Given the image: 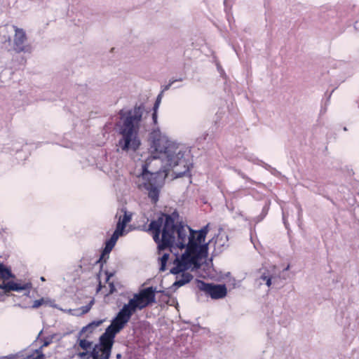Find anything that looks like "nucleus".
Listing matches in <instances>:
<instances>
[{
  "label": "nucleus",
  "mask_w": 359,
  "mask_h": 359,
  "mask_svg": "<svg viewBox=\"0 0 359 359\" xmlns=\"http://www.w3.org/2000/svg\"><path fill=\"white\" fill-rule=\"evenodd\" d=\"M178 217L177 211L171 215L161 214L157 219L150 222L148 229L152 231L153 238L157 243L159 251L167 248L170 252L176 248L186 249L180 257L176 256L172 273L191 267L199 269L202 260L207 257L208 250V244L202 243L208 233L209 224L199 231H195L187 225L175 222Z\"/></svg>",
  "instance_id": "1"
},
{
  "label": "nucleus",
  "mask_w": 359,
  "mask_h": 359,
  "mask_svg": "<svg viewBox=\"0 0 359 359\" xmlns=\"http://www.w3.org/2000/svg\"><path fill=\"white\" fill-rule=\"evenodd\" d=\"M151 155L144 163H141L149 168H155L163 177L172 170L176 177H180L189 172L191 163L190 150L185 145L177 142L158 128L154 129L151 135Z\"/></svg>",
  "instance_id": "2"
},
{
  "label": "nucleus",
  "mask_w": 359,
  "mask_h": 359,
  "mask_svg": "<svg viewBox=\"0 0 359 359\" xmlns=\"http://www.w3.org/2000/svg\"><path fill=\"white\" fill-rule=\"evenodd\" d=\"M154 302L155 289L152 287L144 288L135 294L119 310L100 336V345H95L90 353H79V357L81 359H109L116 334L125 327L137 310H142Z\"/></svg>",
  "instance_id": "3"
},
{
  "label": "nucleus",
  "mask_w": 359,
  "mask_h": 359,
  "mask_svg": "<svg viewBox=\"0 0 359 359\" xmlns=\"http://www.w3.org/2000/svg\"><path fill=\"white\" fill-rule=\"evenodd\" d=\"M145 112L143 104L135 105L130 109H122L119 112L117 131L119 135L117 147L122 152L137 151L141 145L139 135L141 123Z\"/></svg>",
  "instance_id": "4"
},
{
  "label": "nucleus",
  "mask_w": 359,
  "mask_h": 359,
  "mask_svg": "<svg viewBox=\"0 0 359 359\" xmlns=\"http://www.w3.org/2000/svg\"><path fill=\"white\" fill-rule=\"evenodd\" d=\"M156 168H149L141 163V172L137 175L135 184L141 190L148 191V196L154 203L158 201L159 188L156 183V177L161 176Z\"/></svg>",
  "instance_id": "5"
},
{
  "label": "nucleus",
  "mask_w": 359,
  "mask_h": 359,
  "mask_svg": "<svg viewBox=\"0 0 359 359\" xmlns=\"http://www.w3.org/2000/svg\"><path fill=\"white\" fill-rule=\"evenodd\" d=\"M13 276L10 269L0 262V291L1 292H10L11 291L20 292L26 291L25 295L29 294L32 288L30 282L19 283L9 280Z\"/></svg>",
  "instance_id": "6"
},
{
  "label": "nucleus",
  "mask_w": 359,
  "mask_h": 359,
  "mask_svg": "<svg viewBox=\"0 0 359 359\" xmlns=\"http://www.w3.org/2000/svg\"><path fill=\"white\" fill-rule=\"evenodd\" d=\"M196 286L201 291L210 295L212 299H221L226 295V287L224 285H214L197 280Z\"/></svg>",
  "instance_id": "7"
},
{
  "label": "nucleus",
  "mask_w": 359,
  "mask_h": 359,
  "mask_svg": "<svg viewBox=\"0 0 359 359\" xmlns=\"http://www.w3.org/2000/svg\"><path fill=\"white\" fill-rule=\"evenodd\" d=\"M13 48L17 53H31L32 46L27 43L26 34L22 29H15Z\"/></svg>",
  "instance_id": "8"
},
{
  "label": "nucleus",
  "mask_w": 359,
  "mask_h": 359,
  "mask_svg": "<svg viewBox=\"0 0 359 359\" xmlns=\"http://www.w3.org/2000/svg\"><path fill=\"white\" fill-rule=\"evenodd\" d=\"M174 267H172L170 269V273L176 275V280L172 286V287H175V288H177V287L184 285L185 284L190 282V280L193 278V276L190 273L187 272L186 271L187 270H188L189 269H191V270L197 269H193L191 267V268H187V269H183L177 273H172V269Z\"/></svg>",
  "instance_id": "9"
},
{
  "label": "nucleus",
  "mask_w": 359,
  "mask_h": 359,
  "mask_svg": "<svg viewBox=\"0 0 359 359\" xmlns=\"http://www.w3.org/2000/svg\"><path fill=\"white\" fill-rule=\"evenodd\" d=\"M103 322H104L103 320H94V321L90 323L86 326L83 327L81 330V332L92 333L95 330V329H96L99 326H100Z\"/></svg>",
  "instance_id": "10"
},
{
  "label": "nucleus",
  "mask_w": 359,
  "mask_h": 359,
  "mask_svg": "<svg viewBox=\"0 0 359 359\" xmlns=\"http://www.w3.org/2000/svg\"><path fill=\"white\" fill-rule=\"evenodd\" d=\"M228 240L226 233L223 231H220L216 237L215 243L220 246H224L227 245Z\"/></svg>",
  "instance_id": "11"
},
{
  "label": "nucleus",
  "mask_w": 359,
  "mask_h": 359,
  "mask_svg": "<svg viewBox=\"0 0 359 359\" xmlns=\"http://www.w3.org/2000/svg\"><path fill=\"white\" fill-rule=\"evenodd\" d=\"M116 243H113L111 240H107L105 242V246L101 255L100 259H104L105 256H108L110 252L112 250Z\"/></svg>",
  "instance_id": "12"
},
{
  "label": "nucleus",
  "mask_w": 359,
  "mask_h": 359,
  "mask_svg": "<svg viewBox=\"0 0 359 359\" xmlns=\"http://www.w3.org/2000/svg\"><path fill=\"white\" fill-rule=\"evenodd\" d=\"M93 304H94V301L91 300L87 305L81 306L79 309V313H72V310L69 309V313H71V314H73V315H82V314H85V313H88L90 310V309H91V307H92Z\"/></svg>",
  "instance_id": "13"
},
{
  "label": "nucleus",
  "mask_w": 359,
  "mask_h": 359,
  "mask_svg": "<svg viewBox=\"0 0 359 359\" xmlns=\"http://www.w3.org/2000/svg\"><path fill=\"white\" fill-rule=\"evenodd\" d=\"M131 220V215H128L126 212H125L124 215L119 217L118 222L123 226H126V224Z\"/></svg>",
  "instance_id": "14"
},
{
  "label": "nucleus",
  "mask_w": 359,
  "mask_h": 359,
  "mask_svg": "<svg viewBox=\"0 0 359 359\" xmlns=\"http://www.w3.org/2000/svg\"><path fill=\"white\" fill-rule=\"evenodd\" d=\"M169 258V254L164 253L162 257H161V266H160V271H164L166 268V264Z\"/></svg>",
  "instance_id": "15"
},
{
  "label": "nucleus",
  "mask_w": 359,
  "mask_h": 359,
  "mask_svg": "<svg viewBox=\"0 0 359 359\" xmlns=\"http://www.w3.org/2000/svg\"><path fill=\"white\" fill-rule=\"evenodd\" d=\"M47 303V301L45 300L44 298H41L39 299H37V300H35L34 302H33V304L32 306H31L32 309H37L39 307H40L41 306Z\"/></svg>",
  "instance_id": "16"
},
{
  "label": "nucleus",
  "mask_w": 359,
  "mask_h": 359,
  "mask_svg": "<svg viewBox=\"0 0 359 359\" xmlns=\"http://www.w3.org/2000/svg\"><path fill=\"white\" fill-rule=\"evenodd\" d=\"M50 341L49 339L44 340L43 344L39 348L36 349L32 354H29L28 355H34L35 356L36 355V353L39 352V351L41 352V354H43L42 353L43 347L48 346L50 344Z\"/></svg>",
  "instance_id": "17"
},
{
  "label": "nucleus",
  "mask_w": 359,
  "mask_h": 359,
  "mask_svg": "<svg viewBox=\"0 0 359 359\" xmlns=\"http://www.w3.org/2000/svg\"><path fill=\"white\" fill-rule=\"evenodd\" d=\"M125 228L126 226H123V224L117 222L116 229L114 232L121 236L123 235Z\"/></svg>",
  "instance_id": "18"
},
{
  "label": "nucleus",
  "mask_w": 359,
  "mask_h": 359,
  "mask_svg": "<svg viewBox=\"0 0 359 359\" xmlns=\"http://www.w3.org/2000/svg\"><path fill=\"white\" fill-rule=\"evenodd\" d=\"M92 343L86 340V339H81L79 341V346L81 348L84 350H87L91 346Z\"/></svg>",
  "instance_id": "19"
},
{
  "label": "nucleus",
  "mask_w": 359,
  "mask_h": 359,
  "mask_svg": "<svg viewBox=\"0 0 359 359\" xmlns=\"http://www.w3.org/2000/svg\"><path fill=\"white\" fill-rule=\"evenodd\" d=\"M161 101V93L159 94L156 98L154 106L153 107L154 111L158 110Z\"/></svg>",
  "instance_id": "20"
},
{
  "label": "nucleus",
  "mask_w": 359,
  "mask_h": 359,
  "mask_svg": "<svg viewBox=\"0 0 359 359\" xmlns=\"http://www.w3.org/2000/svg\"><path fill=\"white\" fill-rule=\"evenodd\" d=\"M269 276V273H266V272H264L259 278H257V281L259 282V285H262V283L261 280L262 281H265L266 279Z\"/></svg>",
  "instance_id": "21"
},
{
  "label": "nucleus",
  "mask_w": 359,
  "mask_h": 359,
  "mask_svg": "<svg viewBox=\"0 0 359 359\" xmlns=\"http://www.w3.org/2000/svg\"><path fill=\"white\" fill-rule=\"evenodd\" d=\"M177 80H172V81H170L169 83L165 85L164 87H163V91H165V90H168V89H170V88L172 86V85L175 82L177 81ZM178 81H182V79H180Z\"/></svg>",
  "instance_id": "22"
},
{
  "label": "nucleus",
  "mask_w": 359,
  "mask_h": 359,
  "mask_svg": "<svg viewBox=\"0 0 359 359\" xmlns=\"http://www.w3.org/2000/svg\"><path fill=\"white\" fill-rule=\"evenodd\" d=\"M120 236H119L117 233L114 232L113 234L111 235V238H109V240L112 241L113 243H116V241Z\"/></svg>",
  "instance_id": "23"
},
{
  "label": "nucleus",
  "mask_w": 359,
  "mask_h": 359,
  "mask_svg": "<svg viewBox=\"0 0 359 359\" xmlns=\"http://www.w3.org/2000/svg\"><path fill=\"white\" fill-rule=\"evenodd\" d=\"M120 236H119L117 233L114 232L113 234L111 235V238H109V240L112 241L113 243H116V241Z\"/></svg>",
  "instance_id": "24"
},
{
  "label": "nucleus",
  "mask_w": 359,
  "mask_h": 359,
  "mask_svg": "<svg viewBox=\"0 0 359 359\" xmlns=\"http://www.w3.org/2000/svg\"><path fill=\"white\" fill-rule=\"evenodd\" d=\"M152 120L154 124L157 123L158 120V115H157V111H154L152 113Z\"/></svg>",
  "instance_id": "25"
},
{
  "label": "nucleus",
  "mask_w": 359,
  "mask_h": 359,
  "mask_svg": "<svg viewBox=\"0 0 359 359\" xmlns=\"http://www.w3.org/2000/svg\"><path fill=\"white\" fill-rule=\"evenodd\" d=\"M71 21L74 23V25L79 27L82 24V20L78 19L75 20L74 19L71 20Z\"/></svg>",
  "instance_id": "26"
},
{
  "label": "nucleus",
  "mask_w": 359,
  "mask_h": 359,
  "mask_svg": "<svg viewBox=\"0 0 359 359\" xmlns=\"http://www.w3.org/2000/svg\"><path fill=\"white\" fill-rule=\"evenodd\" d=\"M265 283L268 287L271 285V277L270 276L266 279Z\"/></svg>",
  "instance_id": "27"
},
{
  "label": "nucleus",
  "mask_w": 359,
  "mask_h": 359,
  "mask_svg": "<svg viewBox=\"0 0 359 359\" xmlns=\"http://www.w3.org/2000/svg\"><path fill=\"white\" fill-rule=\"evenodd\" d=\"M15 306H18V307H20V308H22V309H27V308H28V306H27L25 305H23L22 304H15Z\"/></svg>",
  "instance_id": "28"
},
{
  "label": "nucleus",
  "mask_w": 359,
  "mask_h": 359,
  "mask_svg": "<svg viewBox=\"0 0 359 359\" xmlns=\"http://www.w3.org/2000/svg\"><path fill=\"white\" fill-rule=\"evenodd\" d=\"M8 292H1L0 291V301H1V300H2V298H3L4 295V294H8Z\"/></svg>",
  "instance_id": "29"
},
{
  "label": "nucleus",
  "mask_w": 359,
  "mask_h": 359,
  "mask_svg": "<svg viewBox=\"0 0 359 359\" xmlns=\"http://www.w3.org/2000/svg\"><path fill=\"white\" fill-rule=\"evenodd\" d=\"M290 269V265H287V267L284 269V271H287Z\"/></svg>",
  "instance_id": "30"
},
{
  "label": "nucleus",
  "mask_w": 359,
  "mask_h": 359,
  "mask_svg": "<svg viewBox=\"0 0 359 359\" xmlns=\"http://www.w3.org/2000/svg\"><path fill=\"white\" fill-rule=\"evenodd\" d=\"M121 354H120V353H118V354L116 355V358H121Z\"/></svg>",
  "instance_id": "31"
},
{
  "label": "nucleus",
  "mask_w": 359,
  "mask_h": 359,
  "mask_svg": "<svg viewBox=\"0 0 359 359\" xmlns=\"http://www.w3.org/2000/svg\"><path fill=\"white\" fill-rule=\"evenodd\" d=\"M41 280L42 281H45V278H44V277H43V276H42V277H41Z\"/></svg>",
  "instance_id": "32"
},
{
  "label": "nucleus",
  "mask_w": 359,
  "mask_h": 359,
  "mask_svg": "<svg viewBox=\"0 0 359 359\" xmlns=\"http://www.w3.org/2000/svg\"><path fill=\"white\" fill-rule=\"evenodd\" d=\"M41 333H42V331H40V332H39V334L38 337H39V336L41 335Z\"/></svg>",
  "instance_id": "33"
},
{
  "label": "nucleus",
  "mask_w": 359,
  "mask_h": 359,
  "mask_svg": "<svg viewBox=\"0 0 359 359\" xmlns=\"http://www.w3.org/2000/svg\"><path fill=\"white\" fill-rule=\"evenodd\" d=\"M283 219L285 220V214L283 215Z\"/></svg>",
  "instance_id": "34"
}]
</instances>
